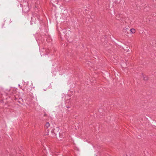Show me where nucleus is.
I'll return each instance as SVG.
<instances>
[{"label": "nucleus", "mask_w": 156, "mask_h": 156, "mask_svg": "<svg viewBox=\"0 0 156 156\" xmlns=\"http://www.w3.org/2000/svg\"><path fill=\"white\" fill-rule=\"evenodd\" d=\"M128 30L129 31V30L128 28H124L123 29V32H124L126 34V33H128Z\"/></svg>", "instance_id": "obj_6"}, {"label": "nucleus", "mask_w": 156, "mask_h": 156, "mask_svg": "<svg viewBox=\"0 0 156 156\" xmlns=\"http://www.w3.org/2000/svg\"><path fill=\"white\" fill-rule=\"evenodd\" d=\"M59 129L58 127H56L52 129L50 135L51 137H55L57 138L58 135H59Z\"/></svg>", "instance_id": "obj_1"}, {"label": "nucleus", "mask_w": 156, "mask_h": 156, "mask_svg": "<svg viewBox=\"0 0 156 156\" xmlns=\"http://www.w3.org/2000/svg\"><path fill=\"white\" fill-rule=\"evenodd\" d=\"M63 134H64V133H61L59 132V135H58L57 138L59 137L60 138H62L63 137L64 135Z\"/></svg>", "instance_id": "obj_5"}, {"label": "nucleus", "mask_w": 156, "mask_h": 156, "mask_svg": "<svg viewBox=\"0 0 156 156\" xmlns=\"http://www.w3.org/2000/svg\"><path fill=\"white\" fill-rule=\"evenodd\" d=\"M29 10V8L27 6H25L23 8V11L25 12H27Z\"/></svg>", "instance_id": "obj_4"}, {"label": "nucleus", "mask_w": 156, "mask_h": 156, "mask_svg": "<svg viewBox=\"0 0 156 156\" xmlns=\"http://www.w3.org/2000/svg\"><path fill=\"white\" fill-rule=\"evenodd\" d=\"M129 30L130 31L131 33L133 34H134L135 33L136 31L135 29L132 28L131 29Z\"/></svg>", "instance_id": "obj_8"}, {"label": "nucleus", "mask_w": 156, "mask_h": 156, "mask_svg": "<svg viewBox=\"0 0 156 156\" xmlns=\"http://www.w3.org/2000/svg\"><path fill=\"white\" fill-rule=\"evenodd\" d=\"M143 77V80L144 81H147L148 80V77L146 75H144L143 73L142 74Z\"/></svg>", "instance_id": "obj_3"}, {"label": "nucleus", "mask_w": 156, "mask_h": 156, "mask_svg": "<svg viewBox=\"0 0 156 156\" xmlns=\"http://www.w3.org/2000/svg\"><path fill=\"white\" fill-rule=\"evenodd\" d=\"M50 124L49 122H47L46 123L45 126V128L48 129L50 126Z\"/></svg>", "instance_id": "obj_7"}, {"label": "nucleus", "mask_w": 156, "mask_h": 156, "mask_svg": "<svg viewBox=\"0 0 156 156\" xmlns=\"http://www.w3.org/2000/svg\"><path fill=\"white\" fill-rule=\"evenodd\" d=\"M16 102H19V103H21V101H23V100L21 98H16L15 99Z\"/></svg>", "instance_id": "obj_2"}, {"label": "nucleus", "mask_w": 156, "mask_h": 156, "mask_svg": "<svg viewBox=\"0 0 156 156\" xmlns=\"http://www.w3.org/2000/svg\"><path fill=\"white\" fill-rule=\"evenodd\" d=\"M45 131L47 133L46 134V135H48L49 134L48 133H49V129H48L45 128Z\"/></svg>", "instance_id": "obj_10"}, {"label": "nucleus", "mask_w": 156, "mask_h": 156, "mask_svg": "<svg viewBox=\"0 0 156 156\" xmlns=\"http://www.w3.org/2000/svg\"><path fill=\"white\" fill-rule=\"evenodd\" d=\"M31 21L35 23V22L34 21V19H35V17L34 16H33V17H31Z\"/></svg>", "instance_id": "obj_9"}, {"label": "nucleus", "mask_w": 156, "mask_h": 156, "mask_svg": "<svg viewBox=\"0 0 156 156\" xmlns=\"http://www.w3.org/2000/svg\"><path fill=\"white\" fill-rule=\"evenodd\" d=\"M66 107L67 108H70V106L69 105H68L66 106Z\"/></svg>", "instance_id": "obj_11"}, {"label": "nucleus", "mask_w": 156, "mask_h": 156, "mask_svg": "<svg viewBox=\"0 0 156 156\" xmlns=\"http://www.w3.org/2000/svg\"><path fill=\"white\" fill-rule=\"evenodd\" d=\"M37 19H38V20L39 19V18H38V17H37Z\"/></svg>", "instance_id": "obj_12"}]
</instances>
